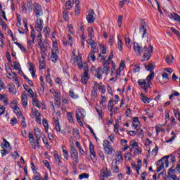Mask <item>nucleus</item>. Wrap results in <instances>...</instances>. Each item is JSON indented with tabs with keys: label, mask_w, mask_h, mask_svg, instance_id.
Segmentation results:
<instances>
[{
	"label": "nucleus",
	"mask_w": 180,
	"mask_h": 180,
	"mask_svg": "<svg viewBox=\"0 0 180 180\" xmlns=\"http://www.w3.org/2000/svg\"><path fill=\"white\" fill-rule=\"evenodd\" d=\"M134 50L138 56H141L142 53H143L142 61L150 60L151 54H153V46H150L149 47H147V46H145L141 49L140 44L136 42L134 43Z\"/></svg>",
	"instance_id": "obj_1"
},
{
	"label": "nucleus",
	"mask_w": 180,
	"mask_h": 180,
	"mask_svg": "<svg viewBox=\"0 0 180 180\" xmlns=\"http://www.w3.org/2000/svg\"><path fill=\"white\" fill-rule=\"evenodd\" d=\"M155 74L154 72L150 73L149 75L147 76L146 79H139L138 81V84L141 89L145 91L146 94L148 92V88H151V85H153V79H154Z\"/></svg>",
	"instance_id": "obj_2"
},
{
	"label": "nucleus",
	"mask_w": 180,
	"mask_h": 180,
	"mask_svg": "<svg viewBox=\"0 0 180 180\" xmlns=\"http://www.w3.org/2000/svg\"><path fill=\"white\" fill-rule=\"evenodd\" d=\"M70 155L73 160V167L75 168L78 163L79 162V159H78V150L75 149V146H74V142H72L70 144Z\"/></svg>",
	"instance_id": "obj_3"
},
{
	"label": "nucleus",
	"mask_w": 180,
	"mask_h": 180,
	"mask_svg": "<svg viewBox=\"0 0 180 180\" xmlns=\"http://www.w3.org/2000/svg\"><path fill=\"white\" fill-rule=\"evenodd\" d=\"M168 158L169 156L166 155L164 156L161 160H158L157 162V172H160L164 169V165H165L166 168H168L169 165V162H168Z\"/></svg>",
	"instance_id": "obj_4"
},
{
	"label": "nucleus",
	"mask_w": 180,
	"mask_h": 180,
	"mask_svg": "<svg viewBox=\"0 0 180 180\" xmlns=\"http://www.w3.org/2000/svg\"><path fill=\"white\" fill-rule=\"evenodd\" d=\"M32 11L36 16V18H39V16H43V8H41V6L37 3H34L33 4Z\"/></svg>",
	"instance_id": "obj_5"
},
{
	"label": "nucleus",
	"mask_w": 180,
	"mask_h": 180,
	"mask_svg": "<svg viewBox=\"0 0 180 180\" xmlns=\"http://www.w3.org/2000/svg\"><path fill=\"white\" fill-rule=\"evenodd\" d=\"M103 147L104 148L105 154H108V155H110V154H112L115 151V149L110 147V142H109V141L108 140L103 141Z\"/></svg>",
	"instance_id": "obj_6"
},
{
	"label": "nucleus",
	"mask_w": 180,
	"mask_h": 180,
	"mask_svg": "<svg viewBox=\"0 0 180 180\" xmlns=\"http://www.w3.org/2000/svg\"><path fill=\"white\" fill-rule=\"evenodd\" d=\"M81 117L82 119H85V110L83 108H79L76 111V119L77 120V122L80 126H82V122H81Z\"/></svg>",
	"instance_id": "obj_7"
},
{
	"label": "nucleus",
	"mask_w": 180,
	"mask_h": 180,
	"mask_svg": "<svg viewBox=\"0 0 180 180\" xmlns=\"http://www.w3.org/2000/svg\"><path fill=\"white\" fill-rule=\"evenodd\" d=\"M39 47L41 50V57L46 58L47 57V47H49V43L44 41V44H41V41L39 43Z\"/></svg>",
	"instance_id": "obj_8"
},
{
	"label": "nucleus",
	"mask_w": 180,
	"mask_h": 180,
	"mask_svg": "<svg viewBox=\"0 0 180 180\" xmlns=\"http://www.w3.org/2000/svg\"><path fill=\"white\" fill-rule=\"evenodd\" d=\"M84 73L82 75V82L84 85H86L89 79V75L88 74V72H89V68H88V66L85 65L84 66Z\"/></svg>",
	"instance_id": "obj_9"
},
{
	"label": "nucleus",
	"mask_w": 180,
	"mask_h": 180,
	"mask_svg": "<svg viewBox=\"0 0 180 180\" xmlns=\"http://www.w3.org/2000/svg\"><path fill=\"white\" fill-rule=\"evenodd\" d=\"M100 175L101 176L102 180H105V178H109V176H112V172L108 169V167H103L100 171Z\"/></svg>",
	"instance_id": "obj_10"
},
{
	"label": "nucleus",
	"mask_w": 180,
	"mask_h": 180,
	"mask_svg": "<svg viewBox=\"0 0 180 180\" xmlns=\"http://www.w3.org/2000/svg\"><path fill=\"white\" fill-rule=\"evenodd\" d=\"M34 133L37 139V148H40V139H41V131H40V129H39V127H35L34 129Z\"/></svg>",
	"instance_id": "obj_11"
},
{
	"label": "nucleus",
	"mask_w": 180,
	"mask_h": 180,
	"mask_svg": "<svg viewBox=\"0 0 180 180\" xmlns=\"http://www.w3.org/2000/svg\"><path fill=\"white\" fill-rule=\"evenodd\" d=\"M139 33L142 34V38L144 39L146 37V34H147V23L146 21L142 20L140 25Z\"/></svg>",
	"instance_id": "obj_12"
},
{
	"label": "nucleus",
	"mask_w": 180,
	"mask_h": 180,
	"mask_svg": "<svg viewBox=\"0 0 180 180\" xmlns=\"http://www.w3.org/2000/svg\"><path fill=\"white\" fill-rule=\"evenodd\" d=\"M89 15H86L88 23H94L95 22V11L93 9L89 11Z\"/></svg>",
	"instance_id": "obj_13"
},
{
	"label": "nucleus",
	"mask_w": 180,
	"mask_h": 180,
	"mask_svg": "<svg viewBox=\"0 0 180 180\" xmlns=\"http://www.w3.org/2000/svg\"><path fill=\"white\" fill-rule=\"evenodd\" d=\"M43 20L41 18H37V20L35 22V29L37 32H40L43 30Z\"/></svg>",
	"instance_id": "obj_14"
},
{
	"label": "nucleus",
	"mask_w": 180,
	"mask_h": 180,
	"mask_svg": "<svg viewBox=\"0 0 180 180\" xmlns=\"http://www.w3.org/2000/svg\"><path fill=\"white\" fill-rule=\"evenodd\" d=\"M32 105L33 106H36V108H38L39 109H40L41 108L42 109H44V102L39 101V99L36 97L32 99Z\"/></svg>",
	"instance_id": "obj_15"
},
{
	"label": "nucleus",
	"mask_w": 180,
	"mask_h": 180,
	"mask_svg": "<svg viewBox=\"0 0 180 180\" xmlns=\"http://www.w3.org/2000/svg\"><path fill=\"white\" fill-rule=\"evenodd\" d=\"M87 44H89L91 46V51H94V53H98L99 49H98L96 42H95L91 39H88Z\"/></svg>",
	"instance_id": "obj_16"
},
{
	"label": "nucleus",
	"mask_w": 180,
	"mask_h": 180,
	"mask_svg": "<svg viewBox=\"0 0 180 180\" xmlns=\"http://www.w3.org/2000/svg\"><path fill=\"white\" fill-rule=\"evenodd\" d=\"M89 150L91 160H96V153H95V146H94V143H92V142H90Z\"/></svg>",
	"instance_id": "obj_17"
},
{
	"label": "nucleus",
	"mask_w": 180,
	"mask_h": 180,
	"mask_svg": "<svg viewBox=\"0 0 180 180\" xmlns=\"http://www.w3.org/2000/svg\"><path fill=\"white\" fill-rule=\"evenodd\" d=\"M102 75H103V70L102 67H99L95 70L94 76L98 78V79H102Z\"/></svg>",
	"instance_id": "obj_18"
},
{
	"label": "nucleus",
	"mask_w": 180,
	"mask_h": 180,
	"mask_svg": "<svg viewBox=\"0 0 180 180\" xmlns=\"http://www.w3.org/2000/svg\"><path fill=\"white\" fill-rule=\"evenodd\" d=\"M58 50L52 51V54L51 56V60L53 63H57V60H58Z\"/></svg>",
	"instance_id": "obj_19"
},
{
	"label": "nucleus",
	"mask_w": 180,
	"mask_h": 180,
	"mask_svg": "<svg viewBox=\"0 0 180 180\" xmlns=\"http://www.w3.org/2000/svg\"><path fill=\"white\" fill-rule=\"evenodd\" d=\"M111 169L114 174H119V172H120L119 166H117V163H116L115 160H112V162L111 164Z\"/></svg>",
	"instance_id": "obj_20"
},
{
	"label": "nucleus",
	"mask_w": 180,
	"mask_h": 180,
	"mask_svg": "<svg viewBox=\"0 0 180 180\" xmlns=\"http://www.w3.org/2000/svg\"><path fill=\"white\" fill-rule=\"evenodd\" d=\"M72 37L70 34H68V39L63 40V46H72Z\"/></svg>",
	"instance_id": "obj_21"
},
{
	"label": "nucleus",
	"mask_w": 180,
	"mask_h": 180,
	"mask_svg": "<svg viewBox=\"0 0 180 180\" xmlns=\"http://www.w3.org/2000/svg\"><path fill=\"white\" fill-rule=\"evenodd\" d=\"M21 103L23 108H26V106H27V95L25 93H22L21 95Z\"/></svg>",
	"instance_id": "obj_22"
},
{
	"label": "nucleus",
	"mask_w": 180,
	"mask_h": 180,
	"mask_svg": "<svg viewBox=\"0 0 180 180\" xmlns=\"http://www.w3.org/2000/svg\"><path fill=\"white\" fill-rule=\"evenodd\" d=\"M75 63H76L77 65L79 68H82L84 66L82 65V59L81 58V55L77 56L75 58Z\"/></svg>",
	"instance_id": "obj_23"
},
{
	"label": "nucleus",
	"mask_w": 180,
	"mask_h": 180,
	"mask_svg": "<svg viewBox=\"0 0 180 180\" xmlns=\"http://www.w3.org/2000/svg\"><path fill=\"white\" fill-rule=\"evenodd\" d=\"M25 89L28 93V96L31 98V99H34V98H37V94H34L32 89H26V87H25Z\"/></svg>",
	"instance_id": "obj_24"
},
{
	"label": "nucleus",
	"mask_w": 180,
	"mask_h": 180,
	"mask_svg": "<svg viewBox=\"0 0 180 180\" xmlns=\"http://www.w3.org/2000/svg\"><path fill=\"white\" fill-rule=\"evenodd\" d=\"M28 65L30 67L29 71L31 72L32 78H34V77H36V70H34V66L31 62L28 63Z\"/></svg>",
	"instance_id": "obj_25"
},
{
	"label": "nucleus",
	"mask_w": 180,
	"mask_h": 180,
	"mask_svg": "<svg viewBox=\"0 0 180 180\" xmlns=\"http://www.w3.org/2000/svg\"><path fill=\"white\" fill-rule=\"evenodd\" d=\"M87 32H88V36L89 37V39L92 40V39L95 37V32L94 31V28L89 27L87 29Z\"/></svg>",
	"instance_id": "obj_26"
},
{
	"label": "nucleus",
	"mask_w": 180,
	"mask_h": 180,
	"mask_svg": "<svg viewBox=\"0 0 180 180\" xmlns=\"http://www.w3.org/2000/svg\"><path fill=\"white\" fill-rule=\"evenodd\" d=\"M75 14L77 15V16H79V15H81V10L79 9V1H75Z\"/></svg>",
	"instance_id": "obj_27"
},
{
	"label": "nucleus",
	"mask_w": 180,
	"mask_h": 180,
	"mask_svg": "<svg viewBox=\"0 0 180 180\" xmlns=\"http://www.w3.org/2000/svg\"><path fill=\"white\" fill-rule=\"evenodd\" d=\"M39 67L40 70L46 68V58L41 57L39 58Z\"/></svg>",
	"instance_id": "obj_28"
},
{
	"label": "nucleus",
	"mask_w": 180,
	"mask_h": 180,
	"mask_svg": "<svg viewBox=\"0 0 180 180\" xmlns=\"http://www.w3.org/2000/svg\"><path fill=\"white\" fill-rule=\"evenodd\" d=\"M53 121L54 122L56 131H61V127L60 126V122L58 121V120H56L53 117Z\"/></svg>",
	"instance_id": "obj_29"
},
{
	"label": "nucleus",
	"mask_w": 180,
	"mask_h": 180,
	"mask_svg": "<svg viewBox=\"0 0 180 180\" xmlns=\"http://www.w3.org/2000/svg\"><path fill=\"white\" fill-rule=\"evenodd\" d=\"M53 155L55 158L56 161L58 162V167H61V159L60 158V155H58V153H57L56 150L53 152Z\"/></svg>",
	"instance_id": "obj_30"
},
{
	"label": "nucleus",
	"mask_w": 180,
	"mask_h": 180,
	"mask_svg": "<svg viewBox=\"0 0 180 180\" xmlns=\"http://www.w3.org/2000/svg\"><path fill=\"white\" fill-rule=\"evenodd\" d=\"M103 73L105 74V75H108V74H109V72L110 71V67L108 65V63H103Z\"/></svg>",
	"instance_id": "obj_31"
},
{
	"label": "nucleus",
	"mask_w": 180,
	"mask_h": 180,
	"mask_svg": "<svg viewBox=\"0 0 180 180\" xmlns=\"http://www.w3.org/2000/svg\"><path fill=\"white\" fill-rule=\"evenodd\" d=\"M124 40L127 47L129 49H131V39H130L129 35H125Z\"/></svg>",
	"instance_id": "obj_32"
},
{
	"label": "nucleus",
	"mask_w": 180,
	"mask_h": 180,
	"mask_svg": "<svg viewBox=\"0 0 180 180\" xmlns=\"http://www.w3.org/2000/svg\"><path fill=\"white\" fill-rule=\"evenodd\" d=\"M114 162H123V156L122 155V153H120L118 155H115V160H113Z\"/></svg>",
	"instance_id": "obj_33"
},
{
	"label": "nucleus",
	"mask_w": 180,
	"mask_h": 180,
	"mask_svg": "<svg viewBox=\"0 0 180 180\" xmlns=\"http://www.w3.org/2000/svg\"><path fill=\"white\" fill-rule=\"evenodd\" d=\"M145 65V68L146 70V71H150V74L151 72H154L153 71V70H154V65L153 63H148L147 64H144Z\"/></svg>",
	"instance_id": "obj_34"
},
{
	"label": "nucleus",
	"mask_w": 180,
	"mask_h": 180,
	"mask_svg": "<svg viewBox=\"0 0 180 180\" xmlns=\"http://www.w3.org/2000/svg\"><path fill=\"white\" fill-rule=\"evenodd\" d=\"M27 7L30 12H33V1L32 0H27Z\"/></svg>",
	"instance_id": "obj_35"
},
{
	"label": "nucleus",
	"mask_w": 180,
	"mask_h": 180,
	"mask_svg": "<svg viewBox=\"0 0 180 180\" xmlns=\"http://www.w3.org/2000/svg\"><path fill=\"white\" fill-rule=\"evenodd\" d=\"M95 53L96 52H94L91 51L89 53V56H88V60L89 61H95L96 60V57L95 56Z\"/></svg>",
	"instance_id": "obj_36"
},
{
	"label": "nucleus",
	"mask_w": 180,
	"mask_h": 180,
	"mask_svg": "<svg viewBox=\"0 0 180 180\" xmlns=\"http://www.w3.org/2000/svg\"><path fill=\"white\" fill-rule=\"evenodd\" d=\"M7 74L8 75V76H7V78H9V79H12L13 78H15V77H16V73L14 72H12V70L11 69H8V70H7Z\"/></svg>",
	"instance_id": "obj_37"
},
{
	"label": "nucleus",
	"mask_w": 180,
	"mask_h": 180,
	"mask_svg": "<svg viewBox=\"0 0 180 180\" xmlns=\"http://www.w3.org/2000/svg\"><path fill=\"white\" fill-rule=\"evenodd\" d=\"M172 60H174V56L172 55H168L166 56L165 61L171 65L172 64Z\"/></svg>",
	"instance_id": "obj_38"
},
{
	"label": "nucleus",
	"mask_w": 180,
	"mask_h": 180,
	"mask_svg": "<svg viewBox=\"0 0 180 180\" xmlns=\"http://www.w3.org/2000/svg\"><path fill=\"white\" fill-rule=\"evenodd\" d=\"M14 113L17 115L18 117L20 118L23 115H22V112H20V109L18 107H15L14 108Z\"/></svg>",
	"instance_id": "obj_39"
},
{
	"label": "nucleus",
	"mask_w": 180,
	"mask_h": 180,
	"mask_svg": "<svg viewBox=\"0 0 180 180\" xmlns=\"http://www.w3.org/2000/svg\"><path fill=\"white\" fill-rule=\"evenodd\" d=\"M111 75H115V73L116 72V63L113 60L111 61Z\"/></svg>",
	"instance_id": "obj_40"
},
{
	"label": "nucleus",
	"mask_w": 180,
	"mask_h": 180,
	"mask_svg": "<svg viewBox=\"0 0 180 180\" xmlns=\"http://www.w3.org/2000/svg\"><path fill=\"white\" fill-rule=\"evenodd\" d=\"M64 148H65V146L64 145H63L62 150H63V157L65 160H68V157L70 156V155L68 154V151Z\"/></svg>",
	"instance_id": "obj_41"
},
{
	"label": "nucleus",
	"mask_w": 180,
	"mask_h": 180,
	"mask_svg": "<svg viewBox=\"0 0 180 180\" xmlns=\"http://www.w3.org/2000/svg\"><path fill=\"white\" fill-rule=\"evenodd\" d=\"M118 39V49L120 50V51H123V42H122V39L117 37Z\"/></svg>",
	"instance_id": "obj_42"
},
{
	"label": "nucleus",
	"mask_w": 180,
	"mask_h": 180,
	"mask_svg": "<svg viewBox=\"0 0 180 180\" xmlns=\"http://www.w3.org/2000/svg\"><path fill=\"white\" fill-rule=\"evenodd\" d=\"M42 124L44 126V127L45 128V131L47 133V131H49V122H47V120L44 119L42 120Z\"/></svg>",
	"instance_id": "obj_43"
},
{
	"label": "nucleus",
	"mask_w": 180,
	"mask_h": 180,
	"mask_svg": "<svg viewBox=\"0 0 180 180\" xmlns=\"http://www.w3.org/2000/svg\"><path fill=\"white\" fill-rule=\"evenodd\" d=\"M8 91L13 94H16V91H15V84L12 83L8 84Z\"/></svg>",
	"instance_id": "obj_44"
},
{
	"label": "nucleus",
	"mask_w": 180,
	"mask_h": 180,
	"mask_svg": "<svg viewBox=\"0 0 180 180\" xmlns=\"http://www.w3.org/2000/svg\"><path fill=\"white\" fill-rule=\"evenodd\" d=\"M67 117L70 123H74V117H72V112H68Z\"/></svg>",
	"instance_id": "obj_45"
},
{
	"label": "nucleus",
	"mask_w": 180,
	"mask_h": 180,
	"mask_svg": "<svg viewBox=\"0 0 180 180\" xmlns=\"http://www.w3.org/2000/svg\"><path fill=\"white\" fill-rule=\"evenodd\" d=\"M16 46H18V47H19V49H20V50L22 51V53H27V50L26 48L22 45L21 44H19V42H15Z\"/></svg>",
	"instance_id": "obj_46"
},
{
	"label": "nucleus",
	"mask_w": 180,
	"mask_h": 180,
	"mask_svg": "<svg viewBox=\"0 0 180 180\" xmlns=\"http://www.w3.org/2000/svg\"><path fill=\"white\" fill-rule=\"evenodd\" d=\"M63 18L65 22H68V11L64 10L63 12Z\"/></svg>",
	"instance_id": "obj_47"
},
{
	"label": "nucleus",
	"mask_w": 180,
	"mask_h": 180,
	"mask_svg": "<svg viewBox=\"0 0 180 180\" xmlns=\"http://www.w3.org/2000/svg\"><path fill=\"white\" fill-rule=\"evenodd\" d=\"M130 147H132V148H134V147H139V143L136 141V140H132L129 143Z\"/></svg>",
	"instance_id": "obj_48"
},
{
	"label": "nucleus",
	"mask_w": 180,
	"mask_h": 180,
	"mask_svg": "<svg viewBox=\"0 0 180 180\" xmlns=\"http://www.w3.org/2000/svg\"><path fill=\"white\" fill-rule=\"evenodd\" d=\"M67 9H68V11L72 9V4H71V1H66L65 10L67 11Z\"/></svg>",
	"instance_id": "obj_49"
},
{
	"label": "nucleus",
	"mask_w": 180,
	"mask_h": 180,
	"mask_svg": "<svg viewBox=\"0 0 180 180\" xmlns=\"http://www.w3.org/2000/svg\"><path fill=\"white\" fill-rule=\"evenodd\" d=\"M106 102V97L102 96H101V101L100 102L101 105H102L103 108L105 109V108H106V105H105Z\"/></svg>",
	"instance_id": "obj_50"
},
{
	"label": "nucleus",
	"mask_w": 180,
	"mask_h": 180,
	"mask_svg": "<svg viewBox=\"0 0 180 180\" xmlns=\"http://www.w3.org/2000/svg\"><path fill=\"white\" fill-rule=\"evenodd\" d=\"M34 44V39H32V40H28V45H27V48L30 49H33V46Z\"/></svg>",
	"instance_id": "obj_51"
},
{
	"label": "nucleus",
	"mask_w": 180,
	"mask_h": 180,
	"mask_svg": "<svg viewBox=\"0 0 180 180\" xmlns=\"http://www.w3.org/2000/svg\"><path fill=\"white\" fill-rule=\"evenodd\" d=\"M52 41H53V47L52 51H55L56 50H58L57 41H56V39H53Z\"/></svg>",
	"instance_id": "obj_52"
},
{
	"label": "nucleus",
	"mask_w": 180,
	"mask_h": 180,
	"mask_svg": "<svg viewBox=\"0 0 180 180\" xmlns=\"http://www.w3.org/2000/svg\"><path fill=\"white\" fill-rule=\"evenodd\" d=\"M69 95H70V98H72L73 99H77L78 98V96L75 95L73 90H70L69 91Z\"/></svg>",
	"instance_id": "obj_53"
},
{
	"label": "nucleus",
	"mask_w": 180,
	"mask_h": 180,
	"mask_svg": "<svg viewBox=\"0 0 180 180\" xmlns=\"http://www.w3.org/2000/svg\"><path fill=\"white\" fill-rule=\"evenodd\" d=\"M32 114L33 116H39L40 115V112H39L36 108H32Z\"/></svg>",
	"instance_id": "obj_54"
},
{
	"label": "nucleus",
	"mask_w": 180,
	"mask_h": 180,
	"mask_svg": "<svg viewBox=\"0 0 180 180\" xmlns=\"http://www.w3.org/2000/svg\"><path fill=\"white\" fill-rule=\"evenodd\" d=\"M141 101L143 102V103H150V98L142 96Z\"/></svg>",
	"instance_id": "obj_55"
},
{
	"label": "nucleus",
	"mask_w": 180,
	"mask_h": 180,
	"mask_svg": "<svg viewBox=\"0 0 180 180\" xmlns=\"http://www.w3.org/2000/svg\"><path fill=\"white\" fill-rule=\"evenodd\" d=\"M39 80L41 82V90L44 91V79L43 78V76H40Z\"/></svg>",
	"instance_id": "obj_56"
},
{
	"label": "nucleus",
	"mask_w": 180,
	"mask_h": 180,
	"mask_svg": "<svg viewBox=\"0 0 180 180\" xmlns=\"http://www.w3.org/2000/svg\"><path fill=\"white\" fill-rule=\"evenodd\" d=\"M30 143L34 150H36V146H37V141H36L34 139L30 141Z\"/></svg>",
	"instance_id": "obj_57"
},
{
	"label": "nucleus",
	"mask_w": 180,
	"mask_h": 180,
	"mask_svg": "<svg viewBox=\"0 0 180 180\" xmlns=\"http://www.w3.org/2000/svg\"><path fill=\"white\" fill-rule=\"evenodd\" d=\"M91 95L96 98L98 95V88L93 86V91H91Z\"/></svg>",
	"instance_id": "obj_58"
},
{
	"label": "nucleus",
	"mask_w": 180,
	"mask_h": 180,
	"mask_svg": "<svg viewBox=\"0 0 180 180\" xmlns=\"http://www.w3.org/2000/svg\"><path fill=\"white\" fill-rule=\"evenodd\" d=\"M13 68L14 70H20V64L18 62H14Z\"/></svg>",
	"instance_id": "obj_59"
},
{
	"label": "nucleus",
	"mask_w": 180,
	"mask_h": 180,
	"mask_svg": "<svg viewBox=\"0 0 180 180\" xmlns=\"http://www.w3.org/2000/svg\"><path fill=\"white\" fill-rule=\"evenodd\" d=\"M134 154H135V155H139V154H141V148H135L134 151Z\"/></svg>",
	"instance_id": "obj_60"
},
{
	"label": "nucleus",
	"mask_w": 180,
	"mask_h": 180,
	"mask_svg": "<svg viewBox=\"0 0 180 180\" xmlns=\"http://www.w3.org/2000/svg\"><path fill=\"white\" fill-rule=\"evenodd\" d=\"M56 100H59L61 99V94L60 92H56L55 94L53 95Z\"/></svg>",
	"instance_id": "obj_61"
},
{
	"label": "nucleus",
	"mask_w": 180,
	"mask_h": 180,
	"mask_svg": "<svg viewBox=\"0 0 180 180\" xmlns=\"http://www.w3.org/2000/svg\"><path fill=\"white\" fill-rule=\"evenodd\" d=\"M96 110L99 116V117H102V108L96 107Z\"/></svg>",
	"instance_id": "obj_62"
},
{
	"label": "nucleus",
	"mask_w": 180,
	"mask_h": 180,
	"mask_svg": "<svg viewBox=\"0 0 180 180\" xmlns=\"http://www.w3.org/2000/svg\"><path fill=\"white\" fill-rule=\"evenodd\" d=\"M89 175L86 173H83L79 176V179H85V178H88Z\"/></svg>",
	"instance_id": "obj_63"
},
{
	"label": "nucleus",
	"mask_w": 180,
	"mask_h": 180,
	"mask_svg": "<svg viewBox=\"0 0 180 180\" xmlns=\"http://www.w3.org/2000/svg\"><path fill=\"white\" fill-rule=\"evenodd\" d=\"M147 173L146 172H143L141 174V180H147Z\"/></svg>",
	"instance_id": "obj_64"
}]
</instances>
